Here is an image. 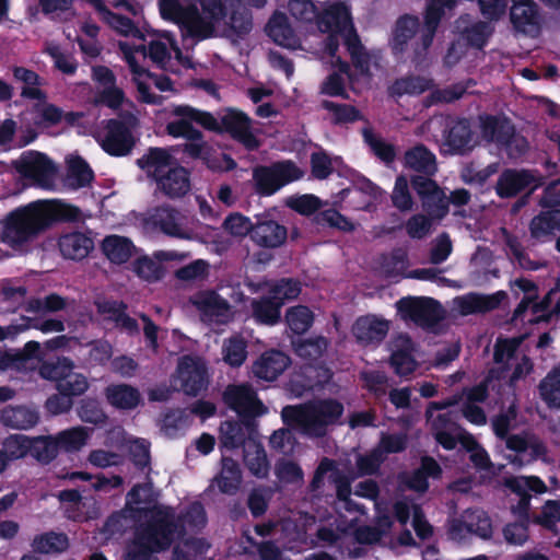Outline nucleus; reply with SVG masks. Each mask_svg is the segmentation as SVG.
Wrapping results in <instances>:
<instances>
[{
    "label": "nucleus",
    "instance_id": "21",
    "mask_svg": "<svg viewBox=\"0 0 560 560\" xmlns=\"http://www.w3.org/2000/svg\"><path fill=\"white\" fill-rule=\"evenodd\" d=\"M18 171L26 178L35 180L39 186L50 184L56 172L52 161L40 152H32L30 156L22 159Z\"/></svg>",
    "mask_w": 560,
    "mask_h": 560
},
{
    "label": "nucleus",
    "instance_id": "41",
    "mask_svg": "<svg viewBox=\"0 0 560 560\" xmlns=\"http://www.w3.org/2000/svg\"><path fill=\"white\" fill-rule=\"evenodd\" d=\"M30 455L43 465L51 463L58 456V443L51 435L30 438Z\"/></svg>",
    "mask_w": 560,
    "mask_h": 560
},
{
    "label": "nucleus",
    "instance_id": "60",
    "mask_svg": "<svg viewBox=\"0 0 560 560\" xmlns=\"http://www.w3.org/2000/svg\"><path fill=\"white\" fill-rule=\"evenodd\" d=\"M435 222L438 221L424 213H416L405 222V230L410 238L422 240L431 233Z\"/></svg>",
    "mask_w": 560,
    "mask_h": 560
},
{
    "label": "nucleus",
    "instance_id": "63",
    "mask_svg": "<svg viewBox=\"0 0 560 560\" xmlns=\"http://www.w3.org/2000/svg\"><path fill=\"white\" fill-rule=\"evenodd\" d=\"M89 387L86 377L80 373L70 372L60 383L56 384V389L72 399L85 393Z\"/></svg>",
    "mask_w": 560,
    "mask_h": 560
},
{
    "label": "nucleus",
    "instance_id": "26",
    "mask_svg": "<svg viewBox=\"0 0 560 560\" xmlns=\"http://www.w3.org/2000/svg\"><path fill=\"white\" fill-rule=\"evenodd\" d=\"M154 228L159 229L165 235L182 240L189 238V234L180 224V213L177 209L163 205L153 210L150 218Z\"/></svg>",
    "mask_w": 560,
    "mask_h": 560
},
{
    "label": "nucleus",
    "instance_id": "8",
    "mask_svg": "<svg viewBox=\"0 0 560 560\" xmlns=\"http://www.w3.org/2000/svg\"><path fill=\"white\" fill-rule=\"evenodd\" d=\"M410 184L421 201L424 214L438 222L448 214V198L434 179L422 175H413L410 178Z\"/></svg>",
    "mask_w": 560,
    "mask_h": 560
},
{
    "label": "nucleus",
    "instance_id": "46",
    "mask_svg": "<svg viewBox=\"0 0 560 560\" xmlns=\"http://www.w3.org/2000/svg\"><path fill=\"white\" fill-rule=\"evenodd\" d=\"M314 314L305 305L289 307L285 312V323L295 335H303L313 325Z\"/></svg>",
    "mask_w": 560,
    "mask_h": 560
},
{
    "label": "nucleus",
    "instance_id": "17",
    "mask_svg": "<svg viewBox=\"0 0 560 560\" xmlns=\"http://www.w3.org/2000/svg\"><path fill=\"white\" fill-rule=\"evenodd\" d=\"M291 358L281 350L270 349L262 352L253 363L255 377L266 382L276 381L290 365Z\"/></svg>",
    "mask_w": 560,
    "mask_h": 560
},
{
    "label": "nucleus",
    "instance_id": "23",
    "mask_svg": "<svg viewBox=\"0 0 560 560\" xmlns=\"http://www.w3.org/2000/svg\"><path fill=\"white\" fill-rule=\"evenodd\" d=\"M445 145L453 154H466L474 148V132L468 118H456L445 130Z\"/></svg>",
    "mask_w": 560,
    "mask_h": 560
},
{
    "label": "nucleus",
    "instance_id": "18",
    "mask_svg": "<svg viewBox=\"0 0 560 560\" xmlns=\"http://www.w3.org/2000/svg\"><path fill=\"white\" fill-rule=\"evenodd\" d=\"M220 446L229 451L243 447L246 440L257 433L253 418H242V421L226 420L220 427Z\"/></svg>",
    "mask_w": 560,
    "mask_h": 560
},
{
    "label": "nucleus",
    "instance_id": "59",
    "mask_svg": "<svg viewBox=\"0 0 560 560\" xmlns=\"http://www.w3.org/2000/svg\"><path fill=\"white\" fill-rule=\"evenodd\" d=\"M390 199L393 206L400 212H407L413 209L415 202L409 191V182L406 176L399 175L396 177Z\"/></svg>",
    "mask_w": 560,
    "mask_h": 560
},
{
    "label": "nucleus",
    "instance_id": "55",
    "mask_svg": "<svg viewBox=\"0 0 560 560\" xmlns=\"http://www.w3.org/2000/svg\"><path fill=\"white\" fill-rule=\"evenodd\" d=\"M30 438L23 434H11L3 441V448L0 450L7 463L24 458L30 455Z\"/></svg>",
    "mask_w": 560,
    "mask_h": 560
},
{
    "label": "nucleus",
    "instance_id": "57",
    "mask_svg": "<svg viewBox=\"0 0 560 560\" xmlns=\"http://www.w3.org/2000/svg\"><path fill=\"white\" fill-rule=\"evenodd\" d=\"M296 355L305 360H317L320 358L328 347V341L325 337H315L308 339H301L293 342Z\"/></svg>",
    "mask_w": 560,
    "mask_h": 560
},
{
    "label": "nucleus",
    "instance_id": "49",
    "mask_svg": "<svg viewBox=\"0 0 560 560\" xmlns=\"http://www.w3.org/2000/svg\"><path fill=\"white\" fill-rule=\"evenodd\" d=\"M492 21H477L463 32L467 44L476 49H483L494 32Z\"/></svg>",
    "mask_w": 560,
    "mask_h": 560
},
{
    "label": "nucleus",
    "instance_id": "52",
    "mask_svg": "<svg viewBox=\"0 0 560 560\" xmlns=\"http://www.w3.org/2000/svg\"><path fill=\"white\" fill-rule=\"evenodd\" d=\"M466 530L481 539H490L493 534L492 521L487 512L475 510L467 514Z\"/></svg>",
    "mask_w": 560,
    "mask_h": 560
},
{
    "label": "nucleus",
    "instance_id": "58",
    "mask_svg": "<svg viewBox=\"0 0 560 560\" xmlns=\"http://www.w3.org/2000/svg\"><path fill=\"white\" fill-rule=\"evenodd\" d=\"M315 222L319 225H327L341 232H353L355 224L346 215L334 208L318 212L315 215Z\"/></svg>",
    "mask_w": 560,
    "mask_h": 560
},
{
    "label": "nucleus",
    "instance_id": "33",
    "mask_svg": "<svg viewBox=\"0 0 560 560\" xmlns=\"http://www.w3.org/2000/svg\"><path fill=\"white\" fill-rule=\"evenodd\" d=\"M101 247L106 258L115 265L127 262L136 252V246L130 238L116 234L106 236Z\"/></svg>",
    "mask_w": 560,
    "mask_h": 560
},
{
    "label": "nucleus",
    "instance_id": "64",
    "mask_svg": "<svg viewBox=\"0 0 560 560\" xmlns=\"http://www.w3.org/2000/svg\"><path fill=\"white\" fill-rule=\"evenodd\" d=\"M223 228L233 236L243 237L248 235L252 240L254 221L240 212H234L225 218L223 221Z\"/></svg>",
    "mask_w": 560,
    "mask_h": 560
},
{
    "label": "nucleus",
    "instance_id": "43",
    "mask_svg": "<svg viewBox=\"0 0 560 560\" xmlns=\"http://www.w3.org/2000/svg\"><path fill=\"white\" fill-rule=\"evenodd\" d=\"M94 179V172L89 163L81 156L73 158L68 165L67 180L73 188L90 186Z\"/></svg>",
    "mask_w": 560,
    "mask_h": 560
},
{
    "label": "nucleus",
    "instance_id": "3",
    "mask_svg": "<svg viewBox=\"0 0 560 560\" xmlns=\"http://www.w3.org/2000/svg\"><path fill=\"white\" fill-rule=\"evenodd\" d=\"M159 9L162 19L176 23L184 36L202 40L214 35L215 26L194 3L182 7L177 0H159Z\"/></svg>",
    "mask_w": 560,
    "mask_h": 560
},
{
    "label": "nucleus",
    "instance_id": "29",
    "mask_svg": "<svg viewBox=\"0 0 560 560\" xmlns=\"http://www.w3.org/2000/svg\"><path fill=\"white\" fill-rule=\"evenodd\" d=\"M317 25L322 32L345 33L353 22L347 5L343 2H336L318 14Z\"/></svg>",
    "mask_w": 560,
    "mask_h": 560
},
{
    "label": "nucleus",
    "instance_id": "32",
    "mask_svg": "<svg viewBox=\"0 0 560 560\" xmlns=\"http://www.w3.org/2000/svg\"><path fill=\"white\" fill-rule=\"evenodd\" d=\"M0 421L11 429L28 430L38 423L39 413L25 406H7L1 410Z\"/></svg>",
    "mask_w": 560,
    "mask_h": 560
},
{
    "label": "nucleus",
    "instance_id": "47",
    "mask_svg": "<svg viewBox=\"0 0 560 560\" xmlns=\"http://www.w3.org/2000/svg\"><path fill=\"white\" fill-rule=\"evenodd\" d=\"M430 89V80L420 75H406L396 79L389 88L394 96L420 95Z\"/></svg>",
    "mask_w": 560,
    "mask_h": 560
},
{
    "label": "nucleus",
    "instance_id": "45",
    "mask_svg": "<svg viewBox=\"0 0 560 560\" xmlns=\"http://www.w3.org/2000/svg\"><path fill=\"white\" fill-rule=\"evenodd\" d=\"M328 474V481L331 485L337 483L347 474L339 469L335 459L323 457L316 467L313 478L310 482L312 491L319 490L324 486V478Z\"/></svg>",
    "mask_w": 560,
    "mask_h": 560
},
{
    "label": "nucleus",
    "instance_id": "40",
    "mask_svg": "<svg viewBox=\"0 0 560 560\" xmlns=\"http://www.w3.org/2000/svg\"><path fill=\"white\" fill-rule=\"evenodd\" d=\"M32 548L43 555L61 553L69 548V537L65 533L46 532L34 537Z\"/></svg>",
    "mask_w": 560,
    "mask_h": 560
},
{
    "label": "nucleus",
    "instance_id": "6",
    "mask_svg": "<svg viewBox=\"0 0 560 560\" xmlns=\"http://www.w3.org/2000/svg\"><path fill=\"white\" fill-rule=\"evenodd\" d=\"M137 125V118L132 114L126 115L122 119L109 118L104 121V136L100 145L105 153L115 158L129 155L138 139L132 132Z\"/></svg>",
    "mask_w": 560,
    "mask_h": 560
},
{
    "label": "nucleus",
    "instance_id": "35",
    "mask_svg": "<svg viewBox=\"0 0 560 560\" xmlns=\"http://www.w3.org/2000/svg\"><path fill=\"white\" fill-rule=\"evenodd\" d=\"M532 324L549 323L553 317L560 315V289H550L539 302L532 303Z\"/></svg>",
    "mask_w": 560,
    "mask_h": 560
},
{
    "label": "nucleus",
    "instance_id": "5",
    "mask_svg": "<svg viewBox=\"0 0 560 560\" xmlns=\"http://www.w3.org/2000/svg\"><path fill=\"white\" fill-rule=\"evenodd\" d=\"M303 175L304 172L291 160L257 165L252 173L253 188L258 196L269 197L285 185L301 179Z\"/></svg>",
    "mask_w": 560,
    "mask_h": 560
},
{
    "label": "nucleus",
    "instance_id": "56",
    "mask_svg": "<svg viewBox=\"0 0 560 560\" xmlns=\"http://www.w3.org/2000/svg\"><path fill=\"white\" fill-rule=\"evenodd\" d=\"M322 107L334 115L332 122L335 125L355 122L362 118L360 110L350 104H339L324 100Z\"/></svg>",
    "mask_w": 560,
    "mask_h": 560
},
{
    "label": "nucleus",
    "instance_id": "13",
    "mask_svg": "<svg viewBox=\"0 0 560 560\" xmlns=\"http://www.w3.org/2000/svg\"><path fill=\"white\" fill-rule=\"evenodd\" d=\"M445 9H447L445 5L433 0L428 3L423 16L424 24L421 30L420 38L413 45L411 62L416 67L421 66L425 60L428 50L432 46L440 22L444 16Z\"/></svg>",
    "mask_w": 560,
    "mask_h": 560
},
{
    "label": "nucleus",
    "instance_id": "20",
    "mask_svg": "<svg viewBox=\"0 0 560 560\" xmlns=\"http://www.w3.org/2000/svg\"><path fill=\"white\" fill-rule=\"evenodd\" d=\"M419 27L420 20L416 15L404 14L396 20L388 45L397 61L402 60L408 44L417 34Z\"/></svg>",
    "mask_w": 560,
    "mask_h": 560
},
{
    "label": "nucleus",
    "instance_id": "1",
    "mask_svg": "<svg viewBox=\"0 0 560 560\" xmlns=\"http://www.w3.org/2000/svg\"><path fill=\"white\" fill-rule=\"evenodd\" d=\"M151 177L158 189L170 199L183 198L190 191V172L165 148L151 147L136 161Z\"/></svg>",
    "mask_w": 560,
    "mask_h": 560
},
{
    "label": "nucleus",
    "instance_id": "24",
    "mask_svg": "<svg viewBox=\"0 0 560 560\" xmlns=\"http://www.w3.org/2000/svg\"><path fill=\"white\" fill-rule=\"evenodd\" d=\"M388 330L389 323L374 315L359 317L352 328L357 340L364 345L382 342L386 338Z\"/></svg>",
    "mask_w": 560,
    "mask_h": 560
},
{
    "label": "nucleus",
    "instance_id": "53",
    "mask_svg": "<svg viewBox=\"0 0 560 560\" xmlns=\"http://www.w3.org/2000/svg\"><path fill=\"white\" fill-rule=\"evenodd\" d=\"M364 141L371 148L373 154L386 165L394 163L396 160V148L394 144L385 141L384 139L375 136L371 130L364 129Z\"/></svg>",
    "mask_w": 560,
    "mask_h": 560
},
{
    "label": "nucleus",
    "instance_id": "44",
    "mask_svg": "<svg viewBox=\"0 0 560 560\" xmlns=\"http://www.w3.org/2000/svg\"><path fill=\"white\" fill-rule=\"evenodd\" d=\"M241 470L236 462L232 458H222V470L217 477V483L221 492L233 494L237 491L241 483Z\"/></svg>",
    "mask_w": 560,
    "mask_h": 560
},
{
    "label": "nucleus",
    "instance_id": "15",
    "mask_svg": "<svg viewBox=\"0 0 560 560\" xmlns=\"http://www.w3.org/2000/svg\"><path fill=\"white\" fill-rule=\"evenodd\" d=\"M191 303L205 318L218 324H228L232 319L231 304L214 290L199 291Z\"/></svg>",
    "mask_w": 560,
    "mask_h": 560
},
{
    "label": "nucleus",
    "instance_id": "51",
    "mask_svg": "<svg viewBox=\"0 0 560 560\" xmlns=\"http://www.w3.org/2000/svg\"><path fill=\"white\" fill-rule=\"evenodd\" d=\"M55 439L59 450L72 453L80 451L86 444L89 432L83 427H75L59 432Z\"/></svg>",
    "mask_w": 560,
    "mask_h": 560
},
{
    "label": "nucleus",
    "instance_id": "28",
    "mask_svg": "<svg viewBox=\"0 0 560 560\" xmlns=\"http://www.w3.org/2000/svg\"><path fill=\"white\" fill-rule=\"evenodd\" d=\"M225 24L240 38L253 30V14L243 0H226Z\"/></svg>",
    "mask_w": 560,
    "mask_h": 560
},
{
    "label": "nucleus",
    "instance_id": "38",
    "mask_svg": "<svg viewBox=\"0 0 560 560\" xmlns=\"http://www.w3.org/2000/svg\"><path fill=\"white\" fill-rule=\"evenodd\" d=\"M12 75L14 80L24 84L21 90L23 98L42 101L46 97L45 92L39 89L42 78L34 70L22 66H14L12 68Z\"/></svg>",
    "mask_w": 560,
    "mask_h": 560
},
{
    "label": "nucleus",
    "instance_id": "34",
    "mask_svg": "<svg viewBox=\"0 0 560 560\" xmlns=\"http://www.w3.org/2000/svg\"><path fill=\"white\" fill-rule=\"evenodd\" d=\"M539 12L534 0H514L510 10V20L514 28L527 32L538 26Z\"/></svg>",
    "mask_w": 560,
    "mask_h": 560
},
{
    "label": "nucleus",
    "instance_id": "7",
    "mask_svg": "<svg viewBox=\"0 0 560 560\" xmlns=\"http://www.w3.org/2000/svg\"><path fill=\"white\" fill-rule=\"evenodd\" d=\"M396 306L405 319H410L422 328H432L444 318L442 304L433 298H401L397 301Z\"/></svg>",
    "mask_w": 560,
    "mask_h": 560
},
{
    "label": "nucleus",
    "instance_id": "16",
    "mask_svg": "<svg viewBox=\"0 0 560 560\" xmlns=\"http://www.w3.org/2000/svg\"><path fill=\"white\" fill-rule=\"evenodd\" d=\"M538 185L530 171L505 168L498 177L495 192L500 198H513L525 189H533Z\"/></svg>",
    "mask_w": 560,
    "mask_h": 560
},
{
    "label": "nucleus",
    "instance_id": "4",
    "mask_svg": "<svg viewBox=\"0 0 560 560\" xmlns=\"http://www.w3.org/2000/svg\"><path fill=\"white\" fill-rule=\"evenodd\" d=\"M43 202H32L11 211L4 220L3 238L12 244H23L47 230Z\"/></svg>",
    "mask_w": 560,
    "mask_h": 560
},
{
    "label": "nucleus",
    "instance_id": "62",
    "mask_svg": "<svg viewBox=\"0 0 560 560\" xmlns=\"http://www.w3.org/2000/svg\"><path fill=\"white\" fill-rule=\"evenodd\" d=\"M133 270L139 278L148 282L159 281L164 276V268L162 265L148 256L137 258L133 264Z\"/></svg>",
    "mask_w": 560,
    "mask_h": 560
},
{
    "label": "nucleus",
    "instance_id": "14",
    "mask_svg": "<svg viewBox=\"0 0 560 560\" xmlns=\"http://www.w3.org/2000/svg\"><path fill=\"white\" fill-rule=\"evenodd\" d=\"M223 400L228 407L242 418H253L262 408L257 393L249 384L230 385L223 393Z\"/></svg>",
    "mask_w": 560,
    "mask_h": 560
},
{
    "label": "nucleus",
    "instance_id": "42",
    "mask_svg": "<svg viewBox=\"0 0 560 560\" xmlns=\"http://www.w3.org/2000/svg\"><path fill=\"white\" fill-rule=\"evenodd\" d=\"M174 114L200 125L208 131L220 133V117L217 118L209 112L200 110L189 105H179L175 107Z\"/></svg>",
    "mask_w": 560,
    "mask_h": 560
},
{
    "label": "nucleus",
    "instance_id": "2",
    "mask_svg": "<svg viewBox=\"0 0 560 560\" xmlns=\"http://www.w3.org/2000/svg\"><path fill=\"white\" fill-rule=\"evenodd\" d=\"M345 411L343 405L334 398L310 400L288 405L281 410L283 423L310 438H324L330 425L339 423Z\"/></svg>",
    "mask_w": 560,
    "mask_h": 560
},
{
    "label": "nucleus",
    "instance_id": "30",
    "mask_svg": "<svg viewBox=\"0 0 560 560\" xmlns=\"http://www.w3.org/2000/svg\"><path fill=\"white\" fill-rule=\"evenodd\" d=\"M105 397L109 405L119 410H132L142 402L140 390L125 383L108 385L105 388Z\"/></svg>",
    "mask_w": 560,
    "mask_h": 560
},
{
    "label": "nucleus",
    "instance_id": "12",
    "mask_svg": "<svg viewBox=\"0 0 560 560\" xmlns=\"http://www.w3.org/2000/svg\"><path fill=\"white\" fill-rule=\"evenodd\" d=\"M288 238V229L275 219L270 211L254 215L252 242L261 248L276 249L281 247Z\"/></svg>",
    "mask_w": 560,
    "mask_h": 560
},
{
    "label": "nucleus",
    "instance_id": "10",
    "mask_svg": "<svg viewBox=\"0 0 560 560\" xmlns=\"http://www.w3.org/2000/svg\"><path fill=\"white\" fill-rule=\"evenodd\" d=\"M179 529L184 530V526L175 520L172 509L155 508L144 529V538L154 544L158 550L164 551L172 546Z\"/></svg>",
    "mask_w": 560,
    "mask_h": 560
},
{
    "label": "nucleus",
    "instance_id": "36",
    "mask_svg": "<svg viewBox=\"0 0 560 560\" xmlns=\"http://www.w3.org/2000/svg\"><path fill=\"white\" fill-rule=\"evenodd\" d=\"M404 160L406 167L422 173V176L430 177L436 171L435 155L424 144L407 150Z\"/></svg>",
    "mask_w": 560,
    "mask_h": 560
},
{
    "label": "nucleus",
    "instance_id": "19",
    "mask_svg": "<svg viewBox=\"0 0 560 560\" xmlns=\"http://www.w3.org/2000/svg\"><path fill=\"white\" fill-rule=\"evenodd\" d=\"M481 137L488 142L509 147L515 136V128L504 116L481 114L478 116Z\"/></svg>",
    "mask_w": 560,
    "mask_h": 560
},
{
    "label": "nucleus",
    "instance_id": "11",
    "mask_svg": "<svg viewBox=\"0 0 560 560\" xmlns=\"http://www.w3.org/2000/svg\"><path fill=\"white\" fill-rule=\"evenodd\" d=\"M174 380L179 382V390L196 397L208 386V369L200 358L184 355L177 363Z\"/></svg>",
    "mask_w": 560,
    "mask_h": 560
},
{
    "label": "nucleus",
    "instance_id": "39",
    "mask_svg": "<svg viewBox=\"0 0 560 560\" xmlns=\"http://www.w3.org/2000/svg\"><path fill=\"white\" fill-rule=\"evenodd\" d=\"M47 228L56 222H79L82 219L80 208L61 201L43 202Z\"/></svg>",
    "mask_w": 560,
    "mask_h": 560
},
{
    "label": "nucleus",
    "instance_id": "9",
    "mask_svg": "<svg viewBox=\"0 0 560 560\" xmlns=\"http://www.w3.org/2000/svg\"><path fill=\"white\" fill-rule=\"evenodd\" d=\"M253 119L244 112L228 107L220 114V133L229 135L247 151H256L260 147L259 139L253 131Z\"/></svg>",
    "mask_w": 560,
    "mask_h": 560
},
{
    "label": "nucleus",
    "instance_id": "54",
    "mask_svg": "<svg viewBox=\"0 0 560 560\" xmlns=\"http://www.w3.org/2000/svg\"><path fill=\"white\" fill-rule=\"evenodd\" d=\"M222 353L229 365L238 368L247 358V343L240 336L231 337L224 341Z\"/></svg>",
    "mask_w": 560,
    "mask_h": 560
},
{
    "label": "nucleus",
    "instance_id": "37",
    "mask_svg": "<svg viewBox=\"0 0 560 560\" xmlns=\"http://www.w3.org/2000/svg\"><path fill=\"white\" fill-rule=\"evenodd\" d=\"M503 296H505V292L503 291H499L492 295L471 293L462 298L459 308L464 315L486 313L498 308Z\"/></svg>",
    "mask_w": 560,
    "mask_h": 560
},
{
    "label": "nucleus",
    "instance_id": "22",
    "mask_svg": "<svg viewBox=\"0 0 560 560\" xmlns=\"http://www.w3.org/2000/svg\"><path fill=\"white\" fill-rule=\"evenodd\" d=\"M530 237L537 243L551 242L560 233V209L542 208L528 224Z\"/></svg>",
    "mask_w": 560,
    "mask_h": 560
},
{
    "label": "nucleus",
    "instance_id": "25",
    "mask_svg": "<svg viewBox=\"0 0 560 560\" xmlns=\"http://www.w3.org/2000/svg\"><path fill=\"white\" fill-rule=\"evenodd\" d=\"M282 301L269 292L250 301L252 317L258 325L275 326L281 320Z\"/></svg>",
    "mask_w": 560,
    "mask_h": 560
},
{
    "label": "nucleus",
    "instance_id": "50",
    "mask_svg": "<svg viewBox=\"0 0 560 560\" xmlns=\"http://www.w3.org/2000/svg\"><path fill=\"white\" fill-rule=\"evenodd\" d=\"M294 431L298 429L288 425L273 431L269 439L270 448L285 456L292 455L299 445Z\"/></svg>",
    "mask_w": 560,
    "mask_h": 560
},
{
    "label": "nucleus",
    "instance_id": "48",
    "mask_svg": "<svg viewBox=\"0 0 560 560\" xmlns=\"http://www.w3.org/2000/svg\"><path fill=\"white\" fill-rule=\"evenodd\" d=\"M539 394L549 408H560V365L540 381Z\"/></svg>",
    "mask_w": 560,
    "mask_h": 560
},
{
    "label": "nucleus",
    "instance_id": "61",
    "mask_svg": "<svg viewBox=\"0 0 560 560\" xmlns=\"http://www.w3.org/2000/svg\"><path fill=\"white\" fill-rule=\"evenodd\" d=\"M74 364L69 358H58L54 362H44L39 368V374L43 378L60 383L70 372Z\"/></svg>",
    "mask_w": 560,
    "mask_h": 560
},
{
    "label": "nucleus",
    "instance_id": "31",
    "mask_svg": "<svg viewBox=\"0 0 560 560\" xmlns=\"http://www.w3.org/2000/svg\"><path fill=\"white\" fill-rule=\"evenodd\" d=\"M267 35L278 45L294 48L298 38L285 13L276 11L266 25Z\"/></svg>",
    "mask_w": 560,
    "mask_h": 560
},
{
    "label": "nucleus",
    "instance_id": "27",
    "mask_svg": "<svg viewBox=\"0 0 560 560\" xmlns=\"http://www.w3.org/2000/svg\"><path fill=\"white\" fill-rule=\"evenodd\" d=\"M59 250L66 259L82 260L94 249V240L83 232L62 234L58 240Z\"/></svg>",
    "mask_w": 560,
    "mask_h": 560
}]
</instances>
